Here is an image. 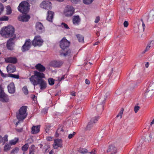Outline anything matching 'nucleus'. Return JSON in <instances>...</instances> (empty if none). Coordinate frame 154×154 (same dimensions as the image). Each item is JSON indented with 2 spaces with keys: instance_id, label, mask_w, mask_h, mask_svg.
Here are the masks:
<instances>
[{
  "instance_id": "1",
  "label": "nucleus",
  "mask_w": 154,
  "mask_h": 154,
  "mask_svg": "<svg viewBox=\"0 0 154 154\" xmlns=\"http://www.w3.org/2000/svg\"><path fill=\"white\" fill-rule=\"evenodd\" d=\"M35 76L36 77L29 78V79L31 83L34 86L39 85L41 90H44L47 87V83L46 82L42 79L45 78V75L44 73L40 72H36Z\"/></svg>"
},
{
  "instance_id": "2",
  "label": "nucleus",
  "mask_w": 154,
  "mask_h": 154,
  "mask_svg": "<svg viewBox=\"0 0 154 154\" xmlns=\"http://www.w3.org/2000/svg\"><path fill=\"white\" fill-rule=\"evenodd\" d=\"M15 32L14 28L11 25H9L2 28L0 34L2 36L6 38H16V35L14 34Z\"/></svg>"
},
{
  "instance_id": "3",
  "label": "nucleus",
  "mask_w": 154,
  "mask_h": 154,
  "mask_svg": "<svg viewBox=\"0 0 154 154\" xmlns=\"http://www.w3.org/2000/svg\"><path fill=\"white\" fill-rule=\"evenodd\" d=\"M27 107L23 106L19 110L18 113H17V118L19 121H22L25 119L27 115L26 113Z\"/></svg>"
},
{
  "instance_id": "4",
  "label": "nucleus",
  "mask_w": 154,
  "mask_h": 154,
  "mask_svg": "<svg viewBox=\"0 0 154 154\" xmlns=\"http://www.w3.org/2000/svg\"><path fill=\"white\" fill-rule=\"evenodd\" d=\"M29 3L27 2H22L19 5L17 8L18 11L22 14H26L29 10Z\"/></svg>"
},
{
  "instance_id": "5",
  "label": "nucleus",
  "mask_w": 154,
  "mask_h": 154,
  "mask_svg": "<svg viewBox=\"0 0 154 154\" xmlns=\"http://www.w3.org/2000/svg\"><path fill=\"white\" fill-rule=\"evenodd\" d=\"M44 41L39 35L35 36L34 39L32 42V45L35 47L42 46L43 44Z\"/></svg>"
},
{
  "instance_id": "6",
  "label": "nucleus",
  "mask_w": 154,
  "mask_h": 154,
  "mask_svg": "<svg viewBox=\"0 0 154 154\" xmlns=\"http://www.w3.org/2000/svg\"><path fill=\"white\" fill-rule=\"evenodd\" d=\"M74 11L75 9L72 6L67 5L64 10V14L67 17H71L74 13Z\"/></svg>"
},
{
  "instance_id": "7",
  "label": "nucleus",
  "mask_w": 154,
  "mask_h": 154,
  "mask_svg": "<svg viewBox=\"0 0 154 154\" xmlns=\"http://www.w3.org/2000/svg\"><path fill=\"white\" fill-rule=\"evenodd\" d=\"M35 68L38 70V71H34V75L32 76L30 78H32L33 76L34 77H36L37 76H35V74L36 72H40L41 73H43L46 70L45 67L42 65L40 63L37 64L35 66Z\"/></svg>"
},
{
  "instance_id": "8",
  "label": "nucleus",
  "mask_w": 154,
  "mask_h": 154,
  "mask_svg": "<svg viewBox=\"0 0 154 154\" xmlns=\"http://www.w3.org/2000/svg\"><path fill=\"white\" fill-rule=\"evenodd\" d=\"M70 42L65 37H63L60 42L61 48H68L70 45Z\"/></svg>"
},
{
  "instance_id": "9",
  "label": "nucleus",
  "mask_w": 154,
  "mask_h": 154,
  "mask_svg": "<svg viewBox=\"0 0 154 154\" xmlns=\"http://www.w3.org/2000/svg\"><path fill=\"white\" fill-rule=\"evenodd\" d=\"M41 8L47 10H50L51 9L52 6L51 2L48 1H44L40 4Z\"/></svg>"
},
{
  "instance_id": "10",
  "label": "nucleus",
  "mask_w": 154,
  "mask_h": 154,
  "mask_svg": "<svg viewBox=\"0 0 154 154\" xmlns=\"http://www.w3.org/2000/svg\"><path fill=\"white\" fill-rule=\"evenodd\" d=\"M99 119V117L97 116L92 118L88 124L87 126L86 129L87 130H90L93 126V124L96 123Z\"/></svg>"
},
{
  "instance_id": "11",
  "label": "nucleus",
  "mask_w": 154,
  "mask_h": 154,
  "mask_svg": "<svg viewBox=\"0 0 154 154\" xmlns=\"http://www.w3.org/2000/svg\"><path fill=\"white\" fill-rule=\"evenodd\" d=\"M35 29L37 32L39 34L42 33L45 30V28L42 23L39 22L36 23Z\"/></svg>"
},
{
  "instance_id": "12",
  "label": "nucleus",
  "mask_w": 154,
  "mask_h": 154,
  "mask_svg": "<svg viewBox=\"0 0 154 154\" xmlns=\"http://www.w3.org/2000/svg\"><path fill=\"white\" fill-rule=\"evenodd\" d=\"M0 99L3 102H7L9 101L8 96L5 94L3 90L0 93Z\"/></svg>"
},
{
  "instance_id": "13",
  "label": "nucleus",
  "mask_w": 154,
  "mask_h": 154,
  "mask_svg": "<svg viewBox=\"0 0 154 154\" xmlns=\"http://www.w3.org/2000/svg\"><path fill=\"white\" fill-rule=\"evenodd\" d=\"M62 140L60 139H56L54 140V143L53 146L54 149H57L59 147H62Z\"/></svg>"
},
{
  "instance_id": "14",
  "label": "nucleus",
  "mask_w": 154,
  "mask_h": 154,
  "mask_svg": "<svg viewBox=\"0 0 154 154\" xmlns=\"http://www.w3.org/2000/svg\"><path fill=\"white\" fill-rule=\"evenodd\" d=\"M70 53L71 51L69 49H62L60 51V55L61 57L69 56Z\"/></svg>"
},
{
  "instance_id": "15",
  "label": "nucleus",
  "mask_w": 154,
  "mask_h": 154,
  "mask_svg": "<svg viewBox=\"0 0 154 154\" xmlns=\"http://www.w3.org/2000/svg\"><path fill=\"white\" fill-rule=\"evenodd\" d=\"M30 18V15L26 14L18 17V19L20 21L23 22H27L29 20Z\"/></svg>"
},
{
  "instance_id": "16",
  "label": "nucleus",
  "mask_w": 154,
  "mask_h": 154,
  "mask_svg": "<svg viewBox=\"0 0 154 154\" xmlns=\"http://www.w3.org/2000/svg\"><path fill=\"white\" fill-rule=\"evenodd\" d=\"M5 61L7 63H11L13 64L16 63L17 61L16 58L12 57H8L5 58Z\"/></svg>"
},
{
  "instance_id": "17",
  "label": "nucleus",
  "mask_w": 154,
  "mask_h": 154,
  "mask_svg": "<svg viewBox=\"0 0 154 154\" xmlns=\"http://www.w3.org/2000/svg\"><path fill=\"white\" fill-rule=\"evenodd\" d=\"M8 91L11 94H13L15 92V88L13 82H11L8 86Z\"/></svg>"
},
{
  "instance_id": "18",
  "label": "nucleus",
  "mask_w": 154,
  "mask_h": 154,
  "mask_svg": "<svg viewBox=\"0 0 154 154\" xmlns=\"http://www.w3.org/2000/svg\"><path fill=\"white\" fill-rule=\"evenodd\" d=\"M72 21L74 25H78L80 22L81 19L79 15L74 16Z\"/></svg>"
},
{
  "instance_id": "19",
  "label": "nucleus",
  "mask_w": 154,
  "mask_h": 154,
  "mask_svg": "<svg viewBox=\"0 0 154 154\" xmlns=\"http://www.w3.org/2000/svg\"><path fill=\"white\" fill-rule=\"evenodd\" d=\"M78 151L79 152L81 153L84 154L88 152L87 154H95V151L94 150H93L91 152H88V151L87 149L85 148H80L78 150Z\"/></svg>"
},
{
  "instance_id": "20",
  "label": "nucleus",
  "mask_w": 154,
  "mask_h": 154,
  "mask_svg": "<svg viewBox=\"0 0 154 154\" xmlns=\"http://www.w3.org/2000/svg\"><path fill=\"white\" fill-rule=\"evenodd\" d=\"M6 69L9 73H13L16 71V68L15 66L12 64H10L7 67Z\"/></svg>"
},
{
  "instance_id": "21",
  "label": "nucleus",
  "mask_w": 154,
  "mask_h": 154,
  "mask_svg": "<svg viewBox=\"0 0 154 154\" xmlns=\"http://www.w3.org/2000/svg\"><path fill=\"white\" fill-rule=\"evenodd\" d=\"M46 19L49 21L52 22L54 13L51 11H48L47 12Z\"/></svg>"
},
{
  "instance_id": "22",
  "label": "nucleus",
  "mask_w": 154,
  "mask_h": 154,
  "mask_svg": "<svg viewBox=\"0 0 154 154\" xmlns=\"http://www.w3.org/2000/svg\"><path fill=\"white\" fill-rule=\"evenodd\" d=\"M15 38H14V37L11 38L9 40L7 41L6 44L7 48H10L13 47V46L14 45V40Z\"/></svg>"
},
{
  "instance_id": "23",
  "label": "nucleus",
  "mask_w": 154,
  "mask_h": 154,
  "mask_svg": "<svg viewBox=\"0 0 154 154\" xmlns=\"http://www.w3.org/2000/svg\"><path fill=\"white\" fill-rule=\"evenodd\" d=\"M32 45L31 40L29 39L26 40L24 44L23 45L22 48H29L31 47Z\"/></svg>"
},
{
  "instance_id": "24",
  "label": "nucleus",
  "mask_w": 154,
  "mask_h": 154,
  "mask_svg": "<svg viewBox=\"0 0 154 154\" xmlns=\"http://www.w3.org/2000/svg\"><path fill=\"white\" fill-rule=\"evenodd\" d=\"M107 152H111V154H115L117 152V149L113 145H112L109 146Z\"/></svg>"
},
{
  "instance_id": "25",
  "label": "nucleus",
  "mask_w": 154,
  "mask_h": 154,
  "mask_svg": "<svg viewBox=\"0 0 154 154\" xmlns=\"http://www.w3.org/2000/svg\"><path fill=\"white\" fill-rule=\"evenodd\" d=\"M40 126H33L32 128L31 133L32 134H36L39 132Z\"/></svg>"
},
{
  "instance_id": "26",
  "label": "nucleus",
  "mask_w": 154,
  "mask_h": 154,
  "mask_svg": "<svg viewBox=\"0 0 154 154\" xmlns=\"http://www.w3.org/2000/svg\"><path fill=\"white\" fill-rule=\"evenodd\" d=\"M53 63L55 66L60 67L62 65L63 62L62 60L54 61Z\"/></svg>"
},
{
  "instance_id": "27",
  "label": "nucleus",
  "mask_w": 154,
  "mask_h": 154,
  "mask_svg": "<svg viewBox=\"0 0 154 154\" xmlns=\"http://www.w3.org/2000/svg\"><path fill=\"white\" fill-rule=\"evenodd\" d=\"M154 20V8L151 11L149 14L148 20L152 21Z\"/></svg>"
},
{
  "instance_id": "28",
  "label": "nucleus",
  "mask_w": 154,
  "mask_h": 154,
  "mask_svg": "<svg viewBox=\"0 0 154 154\" xmlns=\"http://www.w3.org/2000/svg\"><path fill=\"white\" fill-rule=\"evenodd\" d=\"M76 37L79 42L82 43H84V37L82 35L79 34H78L77 35Z\"/></svg>"
},
{
  "instance_id": "29",
  "label": "nucleus",
  "mask_w": 154,
  "mask_h": 154,
  "mask_svg": "<svg viewBox=\"0 0 154 154\" xmlns=\"http://www.w3.org/2000/svg\"><path fill=\"white\" fill-rule=\"evenodd\" d=\"M35 147L34 145H32L29 148V154H34Z\"/></svg>"
},
{
  "instance_id": "30",
  "label": "nucleus",
  "mask_w": 154,
  "mask_h": 154,
  "mask_svg": "<svg viewBox=\"0 0 154 154\" xmlns=\"http://www.w3.org/2000/svg\"><path fill=\"white\" fill-rule=\"evenodd\" d=\"M18 139L15 138L14 139L10 140L9 141V143L11 146L13 145H14L18 142Z\"/></svg>"
},
{
  "instance_id": "31",
  "label": "nucleus",
  "mask_w": 154,
  "mask_h": 154,
  "mask_svg": "<svg viewBox=\"0 0 154 154\" xmlns=\"http://www.w3.org/2000/svg\"><path fill=\"white\" fill-rule=\"evenodd\" d=\"M11 146L9 143L6 144L5 146L4 150L5 152H7L10 149Z\"/></svg>"
},
{
  "instance_id": "32",
  "label": "nucleus",
  "mask_w": 154,
  "mask_h": 154,
  "mask_svg": "<svg viewBox=\"0 0 154 154\" xmlns=\"http://www.w3.org/2000/svg\"><path fill=\"white\" fill-rule=\"evenodd\" d=\"M29 145L27 143H26L22 147V150L25 152L27 151L29 148Z\"/></svg>"
},
{
  "instance_id": "33",
  "label": "nucleus",
  "mask_w": 154,
  "mask_h": 154,
  "mask_svg": "<svg viewBox=\"0 0 154 154\" xmlns=\"http://www.w3.org/2000/svg\"><path fill=\"white\" fill-rule=\"evenodd\" d=\"M154 47V41H151L146 46V48H150Z\"/></svg>"
},
{
  "instance_id": "34",
  "label": "nucleus",
  "mask_w": 154,
  "mask_h": 154,
  "mask_svg": "<svg viewBox=\"0 0 154 154\" xmlns=\"http://www.w3.org/2000/svg\"><path fill=\"white\" fill-rule=\"evenodd\" d=\"M150 90L152 91L154 90V83L150 84L149 88L147 89V90L146 91V93H147Z\"/></svg>"
},
{
  "instance_id": "35",
  "label": "nucleus",
  "mask_w": 154,
  "mask_h": 154,
  "mask_svg": "<svg viewBox=\"0 0 154 154\" xmlns=\"http://www.w3.org/2000/svg\"><path fill=\"white\" fill-rule=\"evenodd\" d=\"M8 136L7 135H5L3 138H2V140L1 142V143H3V144H4L6 142L8 141Z\"/></svg>"
},
{
  "instance_id": "36",
  "label": "nucleus",
  "mask_w": 154,
  "mask_h": 154,
  "mask_svg": "<svg viewBox=\"0 0 154 154\" xmlns=\"http://www.w3.org/2000/svg\"><path fill=\"white\" fill-rule=\"evenodd\" d=\"M6 9V14L7 15L10 14L12 12L11 7L9 6H8L7 7Z\"/></svg>"
},
{
  "instance_id": "37",
  "label": "nucleus",
  "mask_w": 154,
  "mask_h": 154,
  "mask_svg": "<svg viewBox=\"0 0 154 154\" xmlns=\"http://www.w3.org/2000/svg\"><path fill=\"white\" fill-rule=\"evenodd\" d=\"M22 90L24 93L25 95H27L28 94V91L26 86H24L22 88Z\"/></svg>"
},
{
  "instance_id": "38",
  "label": "nucleus",
  "mask_w": 154,
  "mask_h": 154,
  "mask_svg": "<svg viewBox=\"0 0 154 154\" xmlns=\"http://www.w3.org/2000/svg\"><path fill=\"white\" fill-rule=\"evenodd\" d=\"M49 84L51 85H52L54 84V80L52 78H50L48 79Z\"/></svg>"
},
{
  "instance_id": "39",
  "label": "nucleus",
  "mask_w": 154,
  "mask_h": 154,
  "mask_svg": "<svg viewBox=\"0 0 154 154\" xmlns=\"http://www.w3.org/2000/svg\"><path fill=\"white\" fill-rule=\"evenodd\" d=\"M123 111L124 109L123 108H122L119 114L116 116V117L118 118L119 117H120V118H121L122 117V115L123 112Z\"/></svg>"
},
{
  "instance_id": "40",
  "label": "nucleus",
  "mask_w": 154,
  "mask_h": 154,
  "mask_svg": "<svg viewBox=\"0 0 154 154\" xmlns=\"http://www.w3.org/2000/svg\"><path fill=\"white\" fill-rule=\"evenodd\" d=\"M123 111L124 109L123 108H122L119 114L116 116V117L118 118L119 117H120V118H121L122 117V115L123 112Z\"/></svg>"
},
{
  "instance_id": "41",
  "label": "nucleus",
  "mask_w": 154,
  "mask_h": 154,
  "mask_svg": "<svg viewBox=\"0 0 154 154\" xmlns=\"http://www.w3.org/2000/svg\"><path fill=\"white\" fill-rule=\"evenodd\" d=\"M123 111L124 109L123 108H122L119 114L116 116V117L118 118L119 117H120V118H121L122 117V115L123 112Z\"/></svg>"
},
{
  "instance_id": "42",
  "label": "nucleus",
  "mask_w": 154,
  "mask_h": 154,
  "mask_svg": "<svg viewBox=\"0 0 154 154\" xmlns=\"http://www.w3.org/2000/svg\"><path fill=\"white\" fill-rule=\"evenodd\" d=\"M8 76L16 79H19V76L18 75H16L11 74H8Z\"/></svg>"
},
{
  "instance_id": "43",
  "label": "nucleus",
  "mask_w": 154,
  "mask_h": 154,
  "mask_svg": "<svg viewBox=\"0 0 154 154\" xmlns=\"http://www.w3.org/2000/svg\"><path fill=\"white\" fill-rule=\"evenodd\" d=\"M60 26L66 29H69V27L68 26V25L64 23H62L61 24V25Z\"/></svg>"
},
{
  "instance_id": "44",
  "label": "nucleus",
  "mask_w": 154,
  "mask_h": 154,
  "mask_svg": "<svg viewBox=\"0 0 154 154\" xmlns=\"http://www.w3.org/2000/svg\"><path fill=\"white\" fill-rule=\"evenodd\" d=\"M8 17L5 16L0 17V21H8Z\"/></svg>"
},
{
  "instance_id": "45",
  "label": "nucleus",
  "mask_w": 154,
  "mask_h": 154,
  "mask_svg": "<svg viewBox=\"0 0 154 154\" xmlns=\"http://www.w3.org/2000/svg\"><path fill=\"white\" fill-rule=\"evenodd\" d=\"M94 1V0H83V3L86 5H88L91 4Z\"/></svg>"
},
{
  "instance_id": "46",
  "label": "nucleus",
  "mask_w": 154,
  "mask_h": 154,
  "mask_svg": "<svg viewBox=\"0 0 154 154\" xmlns=\"http://www.w3.org/2000/svg\"><path fill=\"white\" fill-rule=\"evenodd\" d=\"M18 147H15L12 150L11 153V154H14L15 153H17L18 152Z\"/></svg>"
},
{
  "instance_id": "47",
  "label": "nucleus",
  "mask_w": 154,
  "mask_h": 154,
  "mask_svg": "<svg viewBox=\"0 0 154 154\" xmlns=\"http://www.w3.org/2000/svg\"><path fill=\"white\" fill-rule=\"evenodd\" d=\"M4 10V7L3 4L0 2V15L2 13Z\"/></svg>"
},
{
  "instance_id": "48",
  "label": "nucleus",
  "mask_w": 154,
  "mask_h": 154,
  "mask_svg": "<svg viewBox=\"0 0 154 154\" xmlns=\"http://www.w3.org/2000/svg\"><path fill=\"white\" fill-rule=\"evenodd\" d=\"M76 134V132H73L72 134H69L68 136V138L69 139H70L74 137L75 135Z\"/></svg>"
},
{
  "instance_id": "49",
  "label": "nucleus",
  "mask_w": 154,
  "mask_h": 154,
  "mask_svg": "<svg viewBox=\"0 0 154 154\" xmlns=\"http://www.w3.org/2000/svg\"><path fill=\"white\" fill-rule=\"evenodd\" d=\"M57 131H58L59 133H61V132H63L64 131V130L63 128L62 127H60L59 128L57 129Z\"/></svg>"
},
{
  "instance_id": "50",
  "label": "nucleus",
  "mask_w": 154,
  "mask_h": 154,
  "mask_svg": "<svg viewBox=\"0 0 154 154\" xmlns=\"http://www.w3.org/2000/svg\"><path fill=\"white\" fill-rule=\"evenodd\" d=\"M71 2L73 4H77L81 1V0H71Z\"/></svg>"
},
{
  "instance_id": "51",
  "label": "nucleus",
  "mask_w": 154,
  "mask_h": 154,
  "mask_svg": "<svg viewBox=\"0 0 154 154\" xmlns=\"http://www.w3.org/2000/svg\"><path fill=\"white\" fill-rule=\"evenodd\" d=\"M140 109V107L138 106H135L134 108V111L135 113H137Z\"/></svg>"
},
{
  "instance_id": "52",
  "label": "nucleus",
  "mask_w": 154,
  "mask_h": 154,
  "mask_svg": "<svg viewBox=\"0 0 154 154\" xmlns=\"http://www.w3.org/2000/svg\"><path fill=\"white\" fill-rule=\"evenodd\" d=\"M128 25V23L127 21H125L124 23V26L125 27H127Z\"/></svg>"
},
{
  "instance_id": "53",
  "label": "nucleus",
  "mask_w": 154,
  "mask_h": 154,
  "mask_svg": "<svg viewBox=\"0 0 154 154\" xmlns=\"http://www.w3.org/2000/svg\"><path fill=\"white\" fill-rule=\"evenodd\" d=\"M100 20V17L99 16H97L96 17L95 20V22L96 23H98Z\"/></svg>"
},
{
  "instance_id": "54",
  "label": "nucleus",
  "mask_w": 154,
  "mask_h": 154,
  "mask_svg": "<svg viewBox=\"0 0 154 154\" xmlns=\"http://www.w3.org/2000/svg\"><path fill=\"white\" fill-rule=\"evenodd\" d=\"M149 50V49H145L144 51L142 52V54H144L148 52Z\"/></svg>"
},
{
  "instance_id": "55",
  "label": "nucleus",
  "mask_w": 154,
  "mask_h": 154,
  "mask_svg": "<svg viewBox=\"0 0 154 154\" xmlns=\"http://www.w3.org/2000/svg\"><path fill=\"white\" fill-rule=\"evenodd\" d=\"M47 140L48 141H51L52 140V138L51 137H47Z\"/></svg>"
},
{
  "instance_id": "56",
  "label": "nucleus",
  "mask_w": 154,
  "mask_h": 154,
  "mask_svg": "<svg viewBox=\"0 0 154 154\" xmlns=\"http://www.w3.org/2000/svg\"><path fill=\"white\" fill-rule=\"evenodd\" d=\"M71 95L73 96H75V92L74 91H72L70 93Z\"/></svg>"
},
{
  "instance_id": "57",
  "label": "nucleus",
  "mask_w": 154,
  "mask_h": 154,
  "mask_svg": "<svg viewBox=\"0 0 154 154\" xmlns=\"http://www.w3.org/2000/svg\"><path fill=\"white\" fill-rule=\"evenodd\" d=\"M142 25L143 28V31H144V29H145V26L144 23L142 21Z\"/></svg>"
},
{
  "instance_id": "58",
  "label": "nucleus",
  "mask_w": 154,
  "mask_h": 154,
  "mask_svg": "<svg viewBox=\"0 0 154 154\" xmlns=\"http://www.w3.org/2000/svg\"><path fill=\"white\" fill-rule=\"evenodd\" d=\"M65 75H63L60 79H59V81H61L62 80L64 79L65 78Z\"/></svg>"
},
{
  "instance_id": "59",
  "label": "nucleus",
  "mask_w": 154,
  "mask_h": 154,
  "mask_svg": "<svg viewBox=\"0 0 154 154\" xmlns=\"http://www.w3.org/2000/svg\"><path fill=\"white\" fill-rule=\"evenodd\" d=\"M58 133V131H57V130L55 134V136L56 137H58L59 136V134Z\"/></svg>"
},
{
  "instance_id": "60",
  "label": "nucleus",
  "mask_w": 154,
  "mask_h": 154,
  "mask_svg": "<svg viewBox=\"0 0 154 154\" xmlns=\"http://www.w3.org/2000/svg\"><path fill=\"white\" fill-rule=\"evenodd\" d=\"M85 83L87 84H90V81H89L87 79H86L85 80Z\"/></svg>"
},
{
  "instance_id": "61",
  "label": "nucleus",
  "mask_w": 154,
  "mask_h": 154,
  "mask_svg": "<svg viewBox=\"0 0 154 154\" xmlns=\"http://www.w3.org/2000/svg\"><path fill=\"white\" fill-rule=\"evenodd\" d=\"M29 49H22V51L24 52L26 51H28Z\"/></svg>"
},
{
  "instance_id": "62",
  "label": "nucleus",
  "mask_w": 154,
  "mask_h": 154,
  "mask_svg": "<svg viewBox=\"0 0 154 154\" xmlns=\"http://www.w3.org/2000/svg\"><path fill=\"white\" fill-rule=\"evenodd\" d=\"M149 66V63L148 62H147L145 64V66L146 68H148Z\"/></svg>"
},
{
  "instance_id": "63",
  "label": "nucleus",
  "mask_w": 154,
  "mask_h": 154,
  "mask_svg": "<svg viewBox=\"0 0 154 154\" xmlns=\"http://www.w3.org/2000/svg\"><path fill=\"white\" fill-rule=\"evenodd\" d=\"M0 72L2 76H3V77H5V76L4 75V73H3L1 71Z\"/></svg>"
},
{
  "instance_id": "64",
  "label": "nucleus",
  "mask_w": 154,
  "mask_h": 154,
  "mask_svg": "<svg viewBox=\"0 0 154 154\" xmlns=\"http://www.w3.org/2000/svg\"><path fill=\"white\" fill-rule=\"evenodd\" d=\"M154 124V119L152 121V122L150 123V125H152Z\"/></svg>"
}]
</instances>
